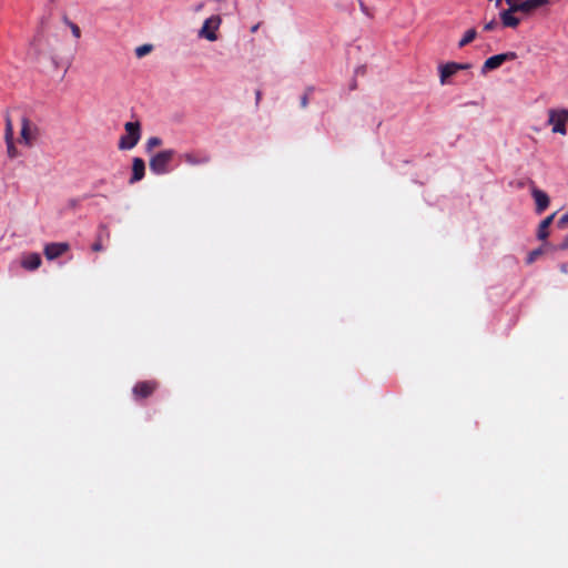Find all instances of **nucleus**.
<instances>
[{
  "mask_svg": "<svg viewBox=\"0 0 568 568\" xmlns=\"http://www.w3.org/2000/svg\"><path fill=\"white\" fill-rule=\"evenodd\" d=\"M175 155L172 149L163 150L151 156L149 166L152 173L163 175L171 171L170 164Z\"/></svg>",
  "mask_w": 568,
  "mask_h": 568,
  "instance_id": "1",
  "label": "nucleus"
},
{
  "mask_svg": "<svg viewBox=\"0 0 568 568\" xmlns=\"http://www.w3.org/2000/svg\"><path fill=\"white\" fill-rule=\"evenodd\" d=\"M124 130L125 134L120 138L118 146L120 150H131L141 139V123L139 121L126 122Z\"/></svg>",
  "mask_w": 568,
  "mask_h": 568,
  "instance_id": "2",
  "label": "nucleus"
},
{
  "mask_svg": "<svg viewBox=\"0 0 568 568\" xmlns=\"http://www.w3.org/2000/svg\"><path fill=\"white\" fill-rule=\"evenodd\" d=\"M568 122L567 109H550L548 111V123L552 125L554 133L565 135L567 133L566 123Z\"/></svg>",
  "mask_w": 568,
  "mask_h": 568,
  "instance_id": "3",
  "label": "nucleus"
},
{
  "mask_svg": "<svg viewBox=\"0 0 568 568\" xmlns=\"http://www.w3.org/2000/svg\"><path fill=\"white\" fill-rule=\"evenodd\" d=\"M20 136L21 142L30 148L38 141L40 136V129L37 124L24 116L21 120Z\"/></svg>",
  "mask_w": 568,
  "mask_h": 568,
  "instance_id": "4",
  "label": "nucleus"
},
{
  "mask_svg": "<svg viewBox=\"0 0 568 568\" xmlns=\"http://www.w3.org/2000/svg\"><path fill=\"white\" fill-rule=\"evenodd\" d=\"M221 21L220 16H211L207 18L199 32L200 37L209 41H215L217 39L215 31L219 29Z\"/></svg>",
  "mask_w": 568,
  "mask_h": 568,
  "instance_id": "5",
  "label": "nucleus"
},
{
  "mask_svg": "<svg viewBox=\"0 0 568 568\" xmlns=\"http://www.w3.org/2000/svg\"><path fill=\"white\" fill-rule=\"evenodd\" d=\"M159 387L156 381H142L134 385L132 393L136 400L150 397Z\"/></svg>",
  "mask_w": 568,
  "mask_h": 568,
  "instance_id": "6",
  "label": "nucleus"
},
{
  "mask_svg": "<svg viewBox=\"0 0 568 568\" xmlns=\"http://www.w3.org/2000/svg\"><path fill=\"white\" fill-rule=\"evenodd\" d=\"M515 58H516L515 52H506V53L493 55L484 62V64L481 67V73L485 74L490 70L498 69L504 62H506L508 60H514Z\"/></svg>",
  "mask_w": 568,
  "mask_h": 568,
  "instance_id": "7",
  "label": "nucleus"
},
{
  "mask_svg": "<svg viewBox=\"0 0 568 568\" xmlns=\"http://www.w3.org/2000/svg\"><path fill=\"white\" fill-rule=\"evenodd\" d=\"M70 245L65 242L49 243L44 246L43 253L49 261L55 260L68 252Z\"/></svg>",
  "mask_w": 568,
  "mask_h": 568,
  "instance_id": "8",
  "label": "nucleus"
},
{
  "mask_svg": "<svg viewBox=\"0 0 568 568\" xmlns=\"http://www.w3.org/2000/svg\"><path fill=\"white\" fill-rule=\"evenodd\" d=\"M41 256L39 253H27L21 258V266L27 271H36L41 266Z\"/></svg>",
  "mask_w": 568,
  "mask_h": 568,
  "instance_id": "9",
  "label": "nucleus"
},
{
  "mask_svg": "<svg viewBox=\"0 0 568 568\" xmlns=\"http://www.w3.org/2000/svg\"><path fill=\"white\" fill-rule=\"evenodd\" d=\"M145 174V163L141 158H134L132 161V176L130 179V183H136L144 178Z\"/></svg>",
  "mask_w": 568,
  "mask_h": 568,
  "instance_id": "10",
  "label": "nucleus"
},
{
  "mask_svg": "<svg viewBox=\"0 0 568 568\" xmlns=\"http://www.w3.org/2000/svg\"><path fill=\"white\" fill-rule=\"evenodd\" d=\"M531 194L536 202V212L538 214L542 213L549 205V196L538 189H534Z\"/></svg>",
  "mask_w": 568,
  "mask_h": 568,
  "instance_id": "11",
  "label": "nucleus"
},
{
  "mask_svg": "<svg viewBox=\"0 0 568 568\" xmlns=\"http://www.w3.org/2000/svg\"><path fill=\"white\" fill-rule=\"evenodd\" d=\"M554 217H555V213L549 215V216H547L546 219H544L540 222L539 227H538V232H537V237L539 240L545 241L548 237V235H549L548 227L552 223Z\"/></svg>",
  "mask_w": 568,
  "mask_h": 568,
  "instance_id": "12",
  "label": "nucleus"
},
{
  "mask_svg": "<svg viewBox=\"0 0 568 568\" xmlns=\"http://www.w3.org/2000/svg\"><path fill=\"white\" fill-rule=\"evenodd\" d=\"M500 20L504 27L506 28H517L520 23L519 18L515 17L514 13L501 11Z\"/></svg>",
  "mask_w": 568,
  "mask_h": 568,
  "instance_id": "13",
  "label": "nucleus"
},
{
  "mask_svg": "<svg viewBox=\"0 0 568 568\" xmlns=\"http://www.w3.org/2000/svg\"><path fill=\"white\" fill-rule=\"evenodd\" d=\"M182 159L185 163L190 165H200L207 163L210 161V158L206 155L200 156L195 153H185L182 155Z\"/></svg>",
  "mask_w": 568,
  "mask_h": 568,
  "instance_id": "14",
  "label": "nucleus"
},
{
  "mask_svg": "<svg viewBox=\"0 0 568 568\" xmlns=\"http://www.w3.org/2000/svg\"><path fill=\"white\" fill-rule=\"evenodd\" d=\"M457 71L454 69L453 62H448L439 67L440 83L445 84L447 79L455 75Z\"/></svg>",
  "mask_w": 568,
  "mask_h": 568,
  "instance_id": "15",
  "label": "nucleus"
},
{
  "mask_svg": "<svg viewBox=\"0 0 568 568\" xmlns=\"http://www.w3.org/2000/svg\"><path fill=\"white\" fill-rule=\"evenodd\" d=\"M547 0H526V1H521V4H523V12L524 13H529L531 12L532 10L539 8V7H542L545 4H547Z\"/></svg>",
  "mask_w": 568,
  "mask_h": 568,
  "instance_id": "16",
  "label": "nucleus"
},
{
  "mask_svg": "<svg viewBox=\"0 0 568 568\" xmlns=\"http://www.w3.org/2000/svg\"><path fill=\"white\" fill-rule=\"evenodd\" d=\"M476 36L477 31L475 29L467 30L464 37L460 39L458 47L464 48L465 45L469 44L471 41L475 40Z\"/></svg>",
  "mask_w": 568,
  "mask_h": 568,
  "instance_id": "17",
  "label": "nucleus"
},
{
  "mask_svg": "<svg viewBox=\"0 0 568 568\" xmlns=\"http://www.w3.org/2000/svg\"><path fill=\"white\" fill-rule=\"evenodd\" d=\"M6 129H4V140H10V139H13V123H12V120L10 118V115L7 113L6 114Z\"/></svg>",
  "mask_w": 568,
  "mask_h": 568,
  "instance_id": "18",
  "label": "nucleus"
},
{
  "mask_svg": "<svg viewBox=\"0 0 568 568\" xmlns=\"http://www.w3.org/2000/svg\"><path fill=\"white\" fill-rule=\"evenodd\" d=\"M7 145V154L10 159H16L19 155V151L14 145L13 139L4 140Z\"/></svg>",
  "mask_w": 568,
  "mask_h": 568,
  "instance_id": "19",
  "label": "nucleus"
},
{
  "mask_svg": "<svg viewBox=\"0 0 568 568\" xmlns=\"http://www.w3.org/2000/svg\"><path fill=\"white\" fill-rule=\"evenodd\" d=\"M506 3L509 6V8L506 10L507 12H510V13L523 12L521 0H510V1H506Z\"/></svg>",
  "mask_w": 568,
  "mask_h": 568,
  "instance_id": "20",
  "label": "nucleus"
},
{
  "mask_svg": "<svg viewBox=\"0 0 568 568\" xmlns=\"http://www.w3.org/2000/svg\"><path fill=\"white\" fill-rule=\"evenodd\" d=\"M544 254V248L542 247H538L536 250H532L531 252H529V254L527 255V258H526V263L527 264H532L539 256H541Z\"/></svg>",
  "mask_w": 568,
  "mask_h": 568,
  "instance_id": "21",
  "label": "nucleus"
},
{
  "mask_svg": "<svg viewBox=\"0 0 568 568\" xmlns=\"http://www.w3.org/2000/svg\"><path fill=\"white\" fill-rule=\"evenodd\" d=\"M63 21H64V23H65V24L71 29V32H72L73 37H74V38H77V39H79V38L81 37V30H80V28H79L75 23H73L72 21H70V20L68 19V17H64V18H63Z\"/></svg>",
  "mask_w": 568,
  "mask_h": 568,
  "instance_id": "22",
  "label": "nucleus"
},
{
  "mask_svg": "<svg viewBox=\"0 0 568 568\" xmlns=\"http://www.w3.org/2000/svg\"><path fill=\"white\" fill-rule=\"evenodd\" d=\"M152 44L140 45L135 49V55L138 58H143L144 55L149 54L152 51Z\"/></svg>",
  "mask_w": 568,
  "mask_h": 568,
  "instance_id": "23",
  "label": "nucleus"
},
{
  "mask_svg": "<svg viewBox=\"0 0 568 568\" xmlns=\"http://www.w3.org/2000/svg\"><path fill=\"white\" fill-rule=\"evenodd\" d=\"M161 144H162V140L160 138L152 136V138L148 139L145 148H146V151L150 152L154 148L160 146Z\"/></svg>",
  "mask_w": 568,
  "mask_h": 568,
  "instance_id": "24",
  "label": "nucleus"
},
{
  "mask_svg": "<svg viewBox=\"0 0 568 568\" xmlns=\"http://www.w3.org/2000/svg\"><path fill=\"white\" fill-rule=\"evenodd\" d=\"M313 90L314 89L312 87H310V88H307L305 90L304 94L302 95V98H301V106L303 109H305L308 105L310 95L312 94Z\"/></svg>",
  "mask_w": 568,
  "mask_h": 568,
  "instance_id": "25",
  "label": "nucleus"
},
{
  "mask_svg": "<svg viewBox=\"0 0 568 568\" xmlns=\"http://www.w3.org/2000/svg\"><path fill=\"white\" fill-rule=\"evenodd\" d=\"M98 236H101V242H103L104 239L108 240L110 237V233H109L106 226L102 225L100 227Z\"/></svg>",
  "mask_w": 568,
  "mask_h": 568,
  "instance_id": "26",
  "label": "nucleus"
},
{
  "mask_svg": "<svg viewBox=\"0 0 568 568\" xmlns=\"http://www.w3.org/2000/svg\"><path fill=\"white\" fill-rule=\"evenodd\" d=\"M92 251L93 252H101V251H103V244L101 242V236L97 237V241L92 245Z\"/></svg>",
  "mask_w": 568,
  "mask_h": 568,
  "instance_id": "27",
  "label": "nucleus"
},
{
  "mask_svg": "<svg viewBox=\"0 0 568 568\" xmlns=\"http://www.w3.org/2000/svg\"><path fill=\"white\" fill-rule=\"evenodd\" d=\"M454 69L458 72L460 70H467L471 68L470 63H457L453 62Z\"/></svg>",
  "mask_w": 568,
  "mask_h": 568,
  "instance_id": "28",
  "label": "nucleus"
},
{
  "mask_svg": "<svg viewBox=\"0 0 568 568\" xmlns=\"http://www.w3.org/2000/svg\"><path fill=\"white\" fill-rule=\"evenodd\" d=\"M497 27V22L495 20H491L484 26L485 31H493Z\"/></svg>",
  "mask_w": 568,
  "mask_h": 568,
  "instance_id": "29",
  "label": "nucleus"
},
{
  "mask_svg": "<svg viewBox=\"0 0 568 568\" xmlns=\"http://www.w3.org/2000/svg\"><path fill=\"white\" fill-rule=\"evenodd\" d=\"M558 227H565L566 224H568V212L565 213L559 220H558Z\"/></svg>",
  "mask_w": 568,
  "mask_h": 568,
  "instance_id": "30",
  "label": "nucleus"
},
{
  "mask_svg": "<svg viewBox=\"0 0 568 568\" xmlns=\"http://www.w3.org/2000/svg\"><path fill=\"white\" fill-rule=\"evenodd\" d=\"M261 99H262V91L261 90H256L255 91V102H256V105L260 104Z\"/></svg>",
  "mask_w": 568,
  "mask_h": 568,
  "instance_id": "31",
  "label": "nucleus"
},
{
  "mask_svg": "<svg viewBox=\"0 0 568 568\" xmlns=\"http://www.w3.org/2000/svg\"><path fill=\"white\" fill-rule=\"evenodd\" d=\"M568 248V236L564 240V242L558 246V250H567Z\"/></svg>",
  "mask_w": 568,
  "mask_h": 568,
  "instance_id": "32",
  "label": "nucleus"
},
{
  "mask_svg": "<svg viewBox=\"0 0 568 568\" xmlns=\"http://www.w3.org/2000/svg\"><path fill=\"white\" fill-rule=\"evenodd\" d=\"M561 271H562V272H565V273H567V267H566V265H562V266H561Z\"/></svg>",
  "mask_w": 568,
  "mask_h": 568,
  "instance_id": "33",
  "label": "nucleus"
},
{
  "mask_svg": "<svg viewBox=\"0 0 568 568\" xmlns=\"http://www.w3.org/2000/svg\"><path fill=\"white\" fill-rule=\"evenodd\" d=\"M503 0H496V7H499Z\"/></svg>",
  "mask_w": 568,
  "mask_h": 568,
  "instance_id": "34",
  "label": "nucleus"
},
{
  "mask_svg": "<svg viewBox=\"0 0 568 568\" xmlns=\"http://www.w3.org/2000/svg\"><path fill=\"white\" fill-rule=\"evenodd\" d=\"M39 40V36L33 39V44H37V41Z\"/></svg>",
  "mask_w": 568,
  "mask_h": 568,
  "instance_id": "35",
  "label": "nucleus"
}]
</instances>
